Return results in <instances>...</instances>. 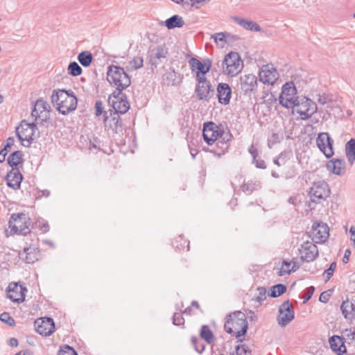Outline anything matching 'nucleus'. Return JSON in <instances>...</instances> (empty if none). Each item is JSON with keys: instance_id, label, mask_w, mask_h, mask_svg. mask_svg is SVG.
Returning a JSON list of instances; mask_svg holds the SVG:
<instances>
[{"instance_id": "nucleus-18", "label": "nucleus", "mask_w": 355, "mask_h": 355, "mask_svg": "<svg viewBox=\"0 0 355 355\" xmlns=\"http://www.w3.org/2000/svg\"><path fill=\"white\" fill-rule=\"evenodd\" d=\"M36 331L40 335L48 336L55 331V323L51 318H42L37 319L35 322Z\"/></svg>"}, {"instance_id": "nucleus-24", "label": "nucleus", "mask_w": 355, "mask_h": 355, "mask_svg": "<svg viewBox=\"0 0 355 355\" xmlns=\"http://www.w3.org/2000/svg\"><path fill=\"white\" fill-rule=\"evenodd\" d=\"M232 89L227 83H219L217 87V96L220 103L227 105L230 103Z\"/></svg>"}, {"instance_id": "nucleus-13", "label": "nucleus", "mask_w": 355, "mask_h": 355, "mask_svg": "<svg viewBox=\"0 0 355 355\" xmlns=\"http://www.w3.org/2000/svg\"><path fill=\"white\" fill-rule=\"evenodd\" d=\"M26 291V287L17 282H10L6 288L8 298L16 303H21L24 301Z\"/></svg>"}, {"instance_id": "nucleus-2", "label": "nucleus", "mask_w": 355, "mask_h": 355, "mask_svg": "<svg viewBox=\"0 0 355 355\" xmlns=\"http://www.w3.org/2000/svg\"><path fill=\"white\" fill-rule=\"evenodd\" d=\"M225 329L228 333L239 338L244 336L248 329L245 315L241 311H236L227 317Z\"/></svg>"}, {"instance_id": "nucleus-30", "label": "nucleus", "mask_w": 355, "mask_h": 355, "mask_svg": "<svg viewBox=\"0 0 355 355\" xmlns=\"http://www.w3.org/2000/svg\"><path fill=\"white\" fill-rule=\"evenodd\" d=\"M163 80L168 85H177L182 81L181 76L170 69L163 75Z\"/></svg>"}, {"instance_id": "nucleus-47", "label": "nucleus", "mask_w": 355, "mask_h": 355, "mask_svg": "<svg viewBox=\"0 0 355 355\" xmlns=\"http://www.w3.org/2000/svg\"><path fill=\"white\" fill-rule=\"evenodd\" d=\"M336 268V263L332 262L330 264L329 268L324 270L323 275L325 277V282L329 281L331 278V277L334 275Z\"/></svg>"}, {"instance_id": "nucleus-36", "label": "nucleus", "mask_w": 355, "mask_h": 355, "mask_svg": "<svg viewBox=\"0 0 355 355\" xmlns=\"http://www.w3.org/2000/svg\"><path fill=\"white\" fill-rule=\"evenodd\" d=\"M93 56L89 51H83L78 55V60L83 67H89L92 61Z\"/></svg>"}, {"instance_id": "nucleus-27", "label": "nucleus", "mask_w": 355, "mask_h": 355, "mask_svg": "<svg viewBox=\"0 0 355 355\" xmlns=\"http://www.w3.org/2000/svg\"><path fill=\"white\" fill-rule=\"evenodd\" d=\"M232 19L234 22L242 26L245 30L255 32L261 31L260 26L253 21L248 20L244 18H241L236 16H233L232 17Z\"/></svg>"}, {"instance_id": "nucleus-23", "label": "nucleus", "mask_w": 355, "mask_h": 355, "mask_svg": "<svg viewBox=\"0 0 355 355\" xmlns=\"http://www.w3.org/2000/svg\"><path fill=\"white\" fill-rule=\"evenodd\" d=\"M195 93L199 100L208 101L214 94V89L210 83L197 85Z\"/></svg>"}, {"instance_id": "nucleus-25", "label": "nucleus", "mask_w": 355, "mask_h": 355, "mask_svg": "<svg viewBox=\"0 0 355 355\" xmlns=\"http://www.w3.org/2000/svg\"><path fill=\"white\" fill-rule=\"evenodd\" d=\"M340 309L344 318L349 321L355 320V300L347 299L343 301Z\"/></svg>"}, {"instance_id": "nucleus-10", "label": "nucleus", "mask_w": 355, "mask_h": 355, "mask_svg": "<svg viewBox=\"0 0 355 355\" xmlns=\"http://www.w3.org/2000/svg\"><path fill=\"white\" fill-rule=\"evenodd\" d=\"M50 106L48 103L42 99H38L35 103L31 112V116L34 120L44 125L49 119Z\"/></svg>"}, {"instance_id": "nucleus-19", "label": "nucleus", "mask_w": 355, "mask_h": 355, "mask_svg": "<svg viewBox=\"0 0 355 355\" xmlns=\"http://www.w3.org/2000/svg\"><path fill=\"white\" fill-rule=\"evenodd\" d=\"M312 240L317 243H324L329 237V227L323 223H314L311 229Z\"/></svg>"}, {"instance_id": "nucleus-3", "label": "nucleus", "mask_w": 355, "mask_h": 355, "mask_svg": "<svg viewBox=\"0 0 355 355\" xmlns=\"http://www.w3.org/2000/svg\"><path fill=\"white\" fill-rule=\"evenodd\" d=\"M107 80L111 85L116 87L118 95L131 83L130 78L121 67L110 66L107 72Z\"/></svg>"}, {"instance_id": "nucleus-62", "label": "nucleus", "mask_w": 355, "mask_h": 355, "mask_svg": "<svg viewBox=\"0 0 355 355\" xmlns=\"http://www.w3.org/2000/svg\"><path fill=\"white\" fill-rule=\"evenodd\" d=\"M249 153L252 155L253 159L255 160L256 157L258 155L257 149L254 148L253 146H251L249 148Z\"/></svg>"}, {"instance_id": "nucleus-42", "label": "nucleus", "mask_w": 355, "mask_h": 355, "mask_svg": "<svg viewBox=\"0 0 355 355\" xmlns=\"http://www.w3.org/2000/svg\"><path fill=\"white\" fill-rule=\"evenodd\" d=\"M191 343L196 351L199 354L202 353L205 350V345L198 338L195 336L192 337Z\"/></svg>"}, {"instance_id": "nucleus-50", "label": "nucleus", "mask_w": 355, "mask_h": 355, "mask_svg": "<svg viewBox=\"0 0 355 355\" xmlns=\"http://www.w3.org/2000/svg\"><path fill=\"white\" fill-rule=\"evenodd\" d=\"M281 141V137L277 133H272L268 139V145L269 148H271L275 144L279 143Z\"/></svg>"}, {"instance_id": "nucleus-53", "label": "nucleus", "mask_w": 355, "mask_h": 355, "mask_svg": "<svg viewBox=\"0 0 355 355\" xmlns=\"http://www.w3.org/2000/svg\"><path fill=\"white\" fill-rule=\"evenodd\" d=\"M184 322V320L182 315V313H177L174 314L173 318V323L175 325L180 326V325L183 324Z\"/></svg>"}, {"instance_id": "nucleus-11", "label": "nucleus", "mask_w": 355, "mask_h": 355, "mask_svg": "<svg viewBox=\"0 0 355 355\" xmlns=\"http://www.w3.org/2000/svg\"><path fill=\"white\" fill-rule=\"evenodd\" d=\"M259 78L264 85H273L279 78V73L273 64H267L260 68Z\"/></svg>"}, {"instance_id": "nucleus-40", "label": "nucleus", "mask_w": 355, "mask_h": 355, "mask_svg": "<svg viewBox=\"0 0 355 355\" xmlns=\"http://www.w3.org/2000/svg\"><path fill=\"white\" fill-rule=\"evenodd\" d=\"M200 337L207 343L211 344L214 341V335L211 331L206 325H203L200 330Z\"/></svg>"}, {"instance_id": "nucleus-45", "label": "nucleus", "mask_w": 355, "mask_h": 355, "mask_svg": "<svg viewBox=\"0 0 355 355\" xmlns=\"http://www.w3.org/2000/svg\"><path fill=\"white\" fill-rule=\"evenodd\" d=\"M0 320L1 322L10 327L15 326V320L7 312H3L0 315Z\"/></svg>"}, {"instance_id": "nucleus-59", "label": "nucleus", "mask_w": 355, "mask_h": 355, "mask_svg": "<svg viewBox=\"0 0 355 355\" xmlns=\"http://www.w3.org/2000/svg\"><path fill=\"white\" fill-rule=\"evenodd\" d=\"M253 162H254V163H255L256 166L259 168H266V165L263 160L255 159V160L253 159Z\"/></svg>"}, {"instance_id": "nucleus-35", "label": "nucleus", "mask_w": 355, "mask_h": 355, "mask_svg": "<svg viewBox=\"0 0 355 355\" xmlns=\"http://www.w3.org/2000/svg\"><path fill=\"white\" fill-rule=\"evenodd\" d=\"M22 156L23 153L20 150H16L13 152L8 158V164L14 168V166H17L19 164L22 162Z\"/></svg>"}, {"instance_id": "nucleus-55", "label": "nucleus", "mask_w": 355, "mask_h": 355, "mask_svg": "<svg viewBox=\"0 0 355 355\" xmlns=\"http://www.w3.org/2000/svg\"><path fill=\"white\" fill-rule=\"evenodd\" d=\"M315 291L314 286H310L306 288V291L304 292L302 297L304 298V302H307L309 300L311 299V296L313 295Z\"/></svg>"}, {"instance_id": "nucleus-15", "label": "nucleus", "mask_w": 355, "mask_h": 355, "mask_svg": "<svg viewBox=\"0 0 355 355\" xmlns=\"http://www.w3.org/2000/svg\"><path fill=\"white\" fill-rule=\"evenodd\" d=\"M108 101L112 104L115 112L118 114H125L130 108V103L126 96L121 93L120 95H118L116 92H114L109 96Z\"/></svg>"}, {"instance_id": "nucleus-29", "label": "nucleus", "mask_w": 355, "mask_h": 355, "mask_svg": "<svg viewBox=\"0 0 355 355\" xmlns=\"http://www.w3.org/2000/svg\"><path fill=\"white\" fill-rule=\"evenodd\" d=\"M327 169L336 175H341L342 170L345 168V162L344 159H336L330 160L327 164Z\"/></svg>"}, {"instance_id": "nucleus-16", "label": "nucleus", "mask_w": 355, "mask_h": 355, "mask_svg": "<svg viewBox=\"0 0 355 355\" xmlns=\"http://www.w3.org/2000/svg\"><path fill=\"white\" fill-rule=\"evenodd\" d=\"M317 146L326 157L329 158L334 155V140L327 132H321L316 138Z\"/></svg>"}, {"instance_id": "nucleus-39", "label": "nucleus", "mask_w": 355, "mask_h": 355, "mask_svg": "<svg viewBox=\"0 0 355 355\" xmlns=\"http://www.w3.org/2000/svg\"><path fill=\"white\" fill-rule=\"evenodd\" d=\"M144 65V59L141 56H136L128 62L127 69L129 71H135L140 69Z\"/></svg>"}, {"instance_id": "nucleus-22", "label": "nucleus", "mask_w": 355, "mask_h": 355, "mask_svg": "<svg viewBox=\"0 0 355 355\" xmlns=\"http://www.w3.org/2000/svg\"><path fill=\"white\" fill-rule=\"evenodd\" d=\"M22 179V175L17 168H12L6 177L7 185L15 190L19 189Z\"/></svg>"}, {"instance_id": "nucleus-34", "label": "nucleus", "mask_w": 355, "mask_h": 355, "mask_svg": "<svg viewBox=\"0 0 355 355\" xmlns=\"http://www.w3.org/2000/svg\"><path fill=\"white\" fill-rule=\"evenodd\" d=\"M261 188L260 183L259 182L248 181L244 182L241 185V190L243 192L247 194H251L253 191H257Z\"/></svg>"}, {"instance_id": "nucleus-51", "label": "nucleus", "mask_w": 355, "mask_h": 355, "mask_svg": "<svg viewBox=\"0 0 355 355\" xmlns=\"http://www.w3.org/2000/svg\"><path fill=\"white\" fill-rule=\"evenodd\" d=\"M257 291L259 294L256 297L255 300L259 303H261L266 298V290L263 287H259Z\"/></svg>"}, {"instance_id": "nucleus-12", "label": "nucleus", "mask_w": 355, "mask_h": 355, "mask_svg": "<svg viewBox=\"0 0 355 355\" xmlns=\"http://www.w3.org/2000/svg\"><path fill=\"white\" fill-rule=\"evenodd\" d=\"M167 55L168 49L164 45L150 47L148 52L147 59L151 68H156L162 62V60L166 58Z\"/></svg>"}, {"instance_id": "nucleus-44", "label": "nucleus", "mask_w": 355, "mask_h": 355, "mask_svg": "<svg viewBox=\"0 0 355 355\" xmlns=\"http://www.w3.org/2000/svg\"><path fill=\"white\" fill-rule=\"evenodd\" d=\"M291 261H284L282 263V268L279 272L280 276L290 274L292 272L291 269Z\"/></svg>"}, {"instance_id": "nucleus-14", "label": "nucleus", "mask_w": 355, "mask_h": 355, "mask_svg": "<svg viewBox=\"0 0 355 355\" xmlns=\"http://www.w3.org/2000/svg\"><path fill=\"white\" fill-rule=\"evenodd\" d=\"M295 316L294 310L288 300L284 302L279 308L277 322L279 326L284 327L290 323Z\"/></svg>"}, {"instance_id": "nucleus-28", "label": "nucleus", "mask_w": 355, "mask_h": 355, "mask_svg": "<svg viewBox=\"0 0 355 355\" xmlns=\"http://www.w3.org/2000/svg\"><path fill=\"white\" fill-rule=\"evenodd\" d=\"M329 343L331 349L338 355H343L346 352V347L340 336H331L329 340Z\"/></svg>"}, {"instance_id": "nucleus-41", "label": "nucleus", "mask_w": 355, "mask_h": 355, "mask_svg": "<svg viewBox=\"0 0 355 355\" xmlns=\"http://www.w3.org/2000/svg\"><path fill=\"white\" fill-rule=\"evenodd\" d=\"M82 68L76 62H72L69 64L68 73L73 76H78L82 73Z\"/></svg>"}, {"instance_id": "nucleus-20", "label": "nucleus", "mask_w": 355, "mask_h": 355, "mask_svg": "<svg viewBox=\"0 0 355 355\" xmlns=\"http://www.w3.org/2000/svg\"><path fill=\"white\" fill-rule=\"evenodd\" d=\"M301 259L310 262L315 259L318 255V247L310 241L303 243L299 249Z\"/></svg>"}, {"instance_id": "nucleus-7", "label": "nucleus", "mask_w": 355, "mask_h": 355, "mask_svg": "<svg viewBox=\"0 0 355 355\" xmlns=\"http://www.w3.org/2000/svg\"><path fill=\"white\" fill-rule=\"evenodd\" d=\"M241 58L238 53L230 52L223 61V71L230 76H236L242 69Z\"/></svg>"}, {"instance_id": "nucleus-32", "label": "nucleus", "mask_w": 355, "mask_h": 355, "mask_svg": "<svg viewBox=\"0 0 355 355\" xmlns=\"http://www.w3.org/2000/svg\"><path fill=\"white\" fill-rule=\"evenodd\" d=\"M346 155L349 162L352 165L355 161V139H351L345 146Z\"/></svg>"}, {"instance_id": "nucleus-63", "label": "nucleus", "mask_w": 355, "mask_h": 355, "mask_svg": "<svg viewBox=\"0 0 355 355\" xmlns=\"http://www.w3.org/2000/svg\"><path fill=\"white\" fill-rule=\"evenodd\" d=\"M349 233L352 235L351 241L353 243V246L355 248V227L354 226H352L349 229Z\"/></svg>"}, {"instance_id": "nucleus-54", "label": "nucleus", "mask_w": 355, "mask_h": 355, "mask_svg": "<svg viewBox=\"0 0 355 355\" xmlns=\"http://www.w3.org/2000/svg\"><path fill=\"white\" fill-rule=\"evenodd\" d=\"M103 103L101 101L98 100L95 103V114L96 116L101 115L103 113Z\"/></svg>"}, {"instance_id": "nucleus-4", "label": "nucleus", "mask_w": 355, "mask_h": 355, "mask_svg": "<svg viewBox=\"0 0 355 355\" xmlns=\"http://www.w3.org/2000/svg\"><path fill=\"white\" fill-rule=\"evenodd\" d=\"M8 223L9 228L11 230L10 231L7 229L5 230L6 237H9L14 234L26 235L30 232V218L26 214H12Z\"/></svg>"}, {"instance_id": "nucleus-33", "label": "nucleus", "mask_w": 355, "mask_h": 355, "mask_svg": "<svg viewBox=\"0 0 355 355\" xmlns=\"http://www.w3.org/2000/svg\"><path fill=\"white\" fill-rule=\"evenodd\" d=\"M189 64L193 69H198V73H207L209 71L211 67L210 64L207 66L205 64H203L199 60L194 58H192L190 60Z\"/></svg>"}, {"instance_id": "nucleus-56", "label": "nucleus", "mask_w": 355, "mask_h": 355, "mask_svg": "<svg viewBox=\"0 0 355 355\" xmlns=\"http://www.w3.org/2000/svg\"><path fill=\"white\" fill-rule=\"evenodd\" d=\"M205 74L206 73H197L196 76L198 82V85H207L209 83V82L207 81V79L205 76Z\"/></svg>"}, {"instance_id": "nucleus-21", "label": "nucleus", "mask_w": 355, "mask_h": 355, "mask_svg": "<svg viewBox=\"0 0 355 355\" xmlns=\"http://www.w3.org/2000/svg\"><path fill=\"white\" fill-rule=\"evenodd\" d=\"M241 88L245 94L250 95L257 89V78L253 74H246L241 76Z\"/></svg>"}, {"instance_id": "nucleus-43", "label": "nucleus", "mask_w": 355, "mask_h": 355, "mask_svg": "<svg viewBox=\"0 0 355 355\" xmlns=\"http://www.w3.org/2000/svg\"><path fill=\"white\" fill-rule=\"evenodd\" d=\"M109 125L116 132L118 130V128L121 126V122L118 113H114L112 119L110 120Z\"/></svg>"}, {"instance_id": "nucleus-60", "label": "nucleus", "mask_w": 355, "mask_h": 355, "mask_svg": "<svg viewBox=\"0 0 355 355\" xmlns=\"http://www.w3.org/2000/svg\"><path fill=\"white\" fill-rule=\"evenodd\" d=\"M184 1L181 3L183 8L187 9L194 6V3L191 0H183Z\"/></svg>"}, {"instance_id": "nucleus-38", "label": "nucleus", "mask_w": 355, "mask_h": 355, "mask_svg": "<svg viewBox=\"0 0 355 355\" xmlns=\"http://www.w3.org/2000/svg\"><path fill=\"white\" fill-rule=\"evenodd\" d=\"M286 291V286L284 284H279L270 288L268 295L272 297H277L284 293Z\"/></svg>"}, {"instance_id": "nucleus-6", "label": "nucleus", "mask_w": 355, "mask_h": 355, "mask_svg": "<svg viewBox=\"0 0 355 355\" xmlns=\"http://www.w3.org/2000/svg\"><path fill=\"white\" fill-rule=\"evenodd\" d=\"M295 111L300 116L301 119L306 121L311 117L317 110L318 107L315 102L306 96L300 97L295 102Z\"/></svg>"}, {"instance_id": "nucleus-5", "label": "nucleus", "mask_w": 355, "mask_h": 355, "mask_svg": "<svg viewBox=\"0 0 355 355\" xmlns=\"http://www.w3.org/2000/svg\"><path fill=\"white\" fill-rule=\"evenodd\" d=\"M37 127L35 123H27L22 121L16 128V135L22 146L29 147L33 141L40 137Z\"/></svg>"}, {"instance_id": "nucleus-58", "label": "nucleus", "mask_w": 355, "mask_h": 355, "mask_svg": "<svg viewBox=\"0 0 355 355\" xmlns=\"http://www.w3.org/2000/svg\"><path fill=\"white\" fill-rule=\"evenodd\" d=\"M330 295L327 292H322L320 295L319 300L322 302L326 303L329 301Z\"/></svg>"}, {"instance_id": "nucleus-1", "label": "nucleus", "mask_w": 355, "mask_h": 355, "mask_svg": "<svg viewBox=\"0 0 355 355\" xmlns=\"http://www.w3.org/2000/svg\"><path fill=\"white\" fill-rule=\"evenodd\" d=\"M51 101L63 115L67 114L77 107V98L70 90H54L51 95Z\"/></svg>"}, {"instance_id": "nucleus-64", "label": "nucleus", "mask_w": 355, "mask_h": 355, "mask_svg": "<svg viewBox=\"0 0 355 355\" xmlns=\"http://www.w3.org/2000/svg\"><path fill=\"white\" fill-rule=\"evenodd\" d=\"M8 151L6 150V148H3L1 151H0V162H4L5 159H6V156L8 153Z\"/></svg>"}, {"instance_id": "nucleus-8", "label": "nucleus", "mask_w": 355, "mask_h": 355, "mask_svg": "<svg viewBox=\"0 0 355 355\" xmlns=\"http://www.w3.org/2000/svg\"><path fill=\"white\" fill-rule=\"evenodd\" d=\"M297 89L292 82L284 84L279 96L280 104L286 108H293L300 97L297 96Z\"/></svg>"}, {"instance_id": "nucleus-61", "label": "nucleus", "mask_w": 355, "mask_h": 355, "mask_svg": "<svg viewBox=\"0 0 355 355\" xmlns=\"http://www.w3.org/2000/svg\"><path fill=\"white\" fill-rule=\"evenodd\" d=\"M351 255L350 250L347 249L345 251L344 257L343 258V262L344 263H347L349 261V257Z\"/></svg>"}, {"instance_id": "nucleus-9", "label": "nucleus", "mask_w": 355, "mask_h": 355, "mask_svg": "<svg viewBox=\"0 0 355 355\" xmlns=\"http://www.w3.org/2000/svg\"><path fill=\"white\" fill-rule=\"evenodd\" d=\"M330 195V189L324 181L315 182L309 191L311 200L315 203H320Z\"/></svg>"}, {"instance_id": "nucleus-26", "label": "nucleus", "mask_w": 355, "mask_h": 355, "mask_svg": "<svg viewBox=\"0 0 355 355\" xmlns=\"http://www.w3.org/2000/svg\"><path fill=\"white\" fill-rule=\"evenodd\" d=\"M38 250L35 246L25 247L23 252H19V257L28 263H33L38 259Z\"/></svg>"}, {"instance_id": "nucleus-37", "label": "nucleus", "mask_w": 355, "mask_h": 355, "mask_svg": "<svg viewBox=\"0 0 355 355\" xmlns=\"http://www.w3.org/2000/svg\"><path fill=\"white\" fill-rule=\"evenodd\" d=\"M230 35V33L220 32L212 35L211 38L214 39L215 43L220 48H223L226 44V38Z\"/></svg>"}, {"instance_id": "nucleus-52", "label": "nucleus", "mask_w": 355, "mask_h": 355, "mask_svg": "<svg viewBox=\"0 0 355 355\" xmlns=\"http://www.w3.org/2000/svg\"><path fill=\"white\" fill-rule=\"evenodd\" d=\"M36 226L43 232L46 233L49 230V224L44 220H37L36 223Z\"/></svg>"}, {"instance_id": "nucleus-31", "label": "nucleus", "mask_w": 355, "mask_h": 355, "mask_svg": "<svg viewBox=\"0 0 355 355\" xmlns=\"http://www.w3.org/2000/svg\"><path fill=\"white\" fill-rule=\"evenodd\" d=\"M164 24L168 29H173L175 28H182L185 23L181 16L178 15H174L170 18L167 19L164 21Z\"/></svg>"}, {"instance_id": "nucleus-46", "label": "nucleus", "mask_w": 355, "mask_h": 355, "mask_svg": "<svg viewBox=\"0 0 355 355\" xmlns=\"http://www.w3.org/2000/svg\"><path fill=\"white\" fill-rule=\"evenodd\" d=\"M231 137L232 135L229 132H225L224 130H220L218 139L219 142L225 145V149L228 148L227 142L230 140Z\"/></svg>"}, {"instance_id": "nucleus-17", "label": "nucleus", "mask_w": 355, "mask_h": 355, "mask_svg": "<svg viewBox=\"0 0 355 355\" xmlns=\"http://www.w3.org/2000/svg\"><path fill=\"white\" fill-rule=\"evenodd\" d=\"M220 129L214 122L205 123L202 136L205 141L209 146L212 145L219 137Z\"/></svg>"}, {"instance_id": "nucleus-57", "label": "nucleus", "mask_w": 355, "mask_h": 355, "mask_svg": "<svg viewBox=\"0 0 355 355\" xmlns=\"http://www.w3.org/2000/svg\"><path fill=\"white\" fill-rule=\"evenodd\" d=\"M15 144V138L14 137H8L6 140V144L4 147V148H6L7 150H9L11 149L12 146Z\"/></svg>"}, {"instance_id": "nucleus-48", "label": "nucleus", "mask_w": 355, "mask_h": 355, "mask_svg": "<svg viewBox=\"0 0 355 355\" xmlns=\"http://www.w3.org/2000/svg\"><path fill=\"white\" fill-rule=\"evenodd\" d=\"M317 101L319 104L324 105L329 103H331L332 101V98L331 96L324 93L318 96Z\"/></svg>"}, {"instance_id": "nucleus-49", "label": "nucleus", "mask_w": 355, "mask_h": 355, "mask_svg": "<svg viewBox=\"0 0 355 355\" xmlns=\"http://www.w3.org/2000/svg\"><path fill=\"white\" fill-rule=\"evenodd\" d=\"M58 355H78V354L71 347L65 345L59 350Z\"/></svg>"}]
</instances>
